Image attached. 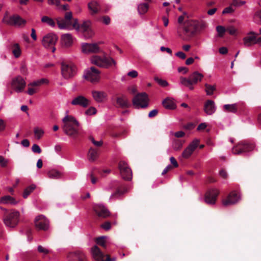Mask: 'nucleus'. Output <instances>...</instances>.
<instances>
[{"instance_id":"obj_1","label":"nucleus","mask_w":261,"mask_h":261,"mask_svg":"<svg viewBox=\"0 0 261 261\" xmlns=\"http://www.w3.org/2000/svg\"><path fill=\"white\" fill-rule=\"evenodd\" d=\"M178 28L183 31L187 38L195 37L203 31L207 26L206 23L201 19L192 17H178Z\"/></svg>"},{"instance_id":"obj_2","label":"nucleus","mask_w":261,"mask_h":261,"mask_svg":"<svg viewBox=\"0 0 261 261\" xmlns=\"http://www.w3.org/2000/svg\"><path fill=\"white\" fill-rule=\"evenodd\" d=\"M56 21L60 29H80L86 38H90L94 35L90 21H84L80 25L74 17H57Z\"/></svg>"},{"instance_id":"obj_3","label":"nucleus","mask_w":261,"mask_h":261,"mask_svg":"<svg viewBox=\"0 0 261 261\" xmlns=\"http://www.w3.org/2000/svg\"><path fill=\"white\" fill-rule=\"evenodd\" d=\"M62 126L64 133L68 136L75 139L80 134V124L74 117L71 115L66 116L63 119Z\"/></svg>"},{"instance_id":"obj_4","label":"nucleus","mask_w":261,"mask_h":261,"mask_svg":"<svg viewBox=\"0 0 261 261\" xmlns=\"http://www.w3.org/2000/svg\"><path fill=\"white\" fill-rule=\"evenodd\" d=\"M1 209L5 211L3 218V221L5 225L10 228L15 227L19 221V212L14 210L8 211L2 207H1Z\"/></svg>"},{"instance_id":"obj_5","label":"nucleus","mask_w":261,"mask_h":261,"mask_svg":"<svg viewBox=\"0 0 261 261\" xmlns=\"http://www.w3.org/2000/svg\"><path fill=\"white\" fill-rule=\"evenodd\" d=\"M255 148L254 143L247 141H242L232 148V152L234 154L241 155L251 152Z\"/></svg>"},{"instance_id":"obj_6","label":"nucleus","mask_w":261,"mask_h":261,"mask_svg":"<svg viewBox=\"0 0 261 261\" xmlns=\"http://www.w3.org/2000/svg\"><path fill=\"white\" fill-rule=\"evenodd\" d=\"M203 77V75L202 74L198 71H194L190 75L189 79L180 77V81L182 85L192 90L194 89L193 85H195L198 82H200Z\"/></svg>"},{"instance_id":"obj_7","label":"nucleus","mask_w":261,"mask_h":261,"mask_svg":"<svg viewBox=\"0 0 261 261\" xmlns=\"http://www.w3.org/2000/svg\"><path fill=\"white\" fill-rule=\"evenodd\" d=\"M58 37L56 34L53 33H49L45 35L42 39V45L47 49H50L53 53L56 50L55 45H56Z\"/></svg>"},{"instance_id":"obj_8","label":"nucleus","mask_w":261,"mask_h":261,"mask_svg":"<svg viewBox=\"0 0 261 261\" xmlns=\"http://www.w3.org/2000/svg\"><path fill=\"white\" fill-rule=\"evenodd\" d=\"M148 97L145 92L137 94L133 98L132 102L136 108H145L148 106Z\"/></svg>"},{"instance_id":"obj_9","label":"nucleus","mask_w":261,"mask_h":261,"mask_svg":"<svg viewBox=\"0 0 261 261\" xmlns=\"http://www.w3.org/2000/svg\"><path fill=\"white\" fill-rule=\"evenodd\" d=\"M91 62L98 66L105 68H108L116 64V61L111 57L101 58L98 56H95L91 59Z\"/></svg>"},{"instance_id":"obj_10","label":"nucleus","mask_w":261,"mask_h":261,"mask_svg":"<svg viewBox=\"0 0 261 261\" xmlns=\"http://www.w3.org/2000/svg\"><path fill=\"white\" fill-rule=\"evenodd\" d=\"M118 169L123 179L125 180H130L132 179V170L125 162L120 161L118 163Z\"/></svg>"},{"instance_id":"obj_11","label":"nucleus","mask_w":261,"mask_h":261,"mask_svg":"<svg viewBox=\"0 0 261 261\" xmlns=\"http://www.w3.org/2000/svg\"><path fill=\"white\" fill-rule=\"evenodd\" d=\"M61 71L64 78L68 79L73 77L75 74L76 67L71 64H67L63 62L61 63Z\"/></svg>"},{"instance_id":"obj_12","label":"nucleus","mask_w":261,"mask_h":261,"mask_svg":"<svg viewBox=\"0 0 261 261\" xmlns=\"http://www.w3.org/2000/svg\"><path fill=\"white\" fill-rule=\"evenodd\" d=\"M91 252L93 258L96 260L101 261H116V258H111L110 255L104 254L97 246H94L91 248Z\"/></svg>"},{"instance_id":"obj_13","label":"nucleus","mask_w":261,"mask_h":261,"mask_svg":"<svg viewBox=\"0 0 261 261\" xmlns=\"http://www.w3.org/2000/svg\"><path fill=\"white\" fill-rule=\"evenodd\" d=\"M100 72L94 67H91L90 69L85 71L84 75V78L92 83L97 82L99 79Z\"/></svg>"},{"instance_id":"obj_14","label":"nucleus","mask_w":261,"mask_h":261,"mask_svg":"<svg viewBox=\"0 0 261 261\" xmlns=\"http://www.w3.org/2000/svg\"><path fill=\"white\" fill-rule=\"evenodd\" d=\"M219 194V191L216 188L208 189L205 194V202L208 204H215L217 197Z\"/></svg>"},{"instance_id":"obj_15","label":"nucleus","mask_w":261,"mask_h":261,"mask_svg":"<svg viewBox=\"0 0 261 261\" xmlns=\"http://www.w3.org/2000/svg\"><path fill=\"white\" fill-rule=\"evenodd\" d=\"M93 210L95 215L98 218H106L110 215L108 209L101 204H94L93 206Z\"/></svg>"},{"instance_id":"obj_16","label":"nucleus","mask_w":261,"mask_h":261,"mask_svg":"<svg viewBox=\"0 0 261 261\" xmlns=\"http://www.w3.org/2000/svg\"><path fill=\"white\" fill-rule=\"evenodd\" d=\"M115 106L121 109H126L130 107L131 104L127 97L124 94L117 96L115 97Z\"/></svg>"},{"instance_id":"obj_17","label":"nucleus","mask_w":261,"mask_h":261,"mask_svg":"<svg viewBox=\"0 0 261 261\" xmlns=\"http://www.w3.org/2000/svg\"><path fill=\"white\" fill-rule=\"evenodd\" d=\"M2 21L14 27H22L26 23V21L22 17H3Z\"/></svg>"},{"instance_id":"obj_18","label":"nucleus","mask_w":261,"mask_h":261,"mask_svg":"<svg viewBox=\"0 0 261 261\" xmlns=\"http://www.w3.org/2000/svg\"><path fill=\"white\" fill-rule=\"evenodd\" d=\"M35 226L38 230L45 231L48 228V221L44 216L40 215L35 218Z\"/></svg>"},{"instance_id":"obj_19","label":"nucleus","mask_w":261,"mask_h":261,"mask_svg":"<svg viewBox=\"0 0 261 261\" xmlns=\"http://www.w3.org/2000/svg\"><path fill=\"white\" fill-rule=\"evenodd\" d=\"M67 257L68 261H86V256L84 253L81 251L70 252Z\"/></svg>"},{"instance_id":"obj_20","label":"nucleus","mask_w":261,"mask_h":261,"mask_svg":"<svg viewBox=\"0 0 261 261\" xmlns=\"http://www.w3.org/2000/svg\"><path fill=\"white\" fill-rule=\"evenodd\" d=\"M240 199V196L235 191L230 192L226 199L223 200V204L225 206L236 203Z\"/></svg>"},{"instance_id":"obj_21","label":"nucleus","mask_w":261,"mask_h":261,"mask_svg":"<svg viewBox=\"0 0 261 261\" xmlns=\"http://www.w3.org/2000/svg\"><path fill=\"white\" fill-rule=\"evenodd\" d=\"M199 144V140L195 139L193 140L188 146L184 150L182 156L183 158L187 159L191 156L195 149L197 148Z\"/></svg>"},{"instance_id":"obj_22","label":"nucleus","mask_w":261,"mask_h":261,"mask_svg":"<svg viewBox=\"0 0 261 261\" xmlns=\"http://www.w3.org/2000/svg\"><path fill=\"white\" fill-rule=\"evenodd\" d=\"M12 85L16 92H20L24 89L25 82L22 77L18 76L13 80Z\"/></svg>"},{"instance_id":"obj_23","label":"nucleus","mask_w":261,"mask_h":261,"mask_svg":"<svg viewBox=\"0 0 261 261\" xmlns=\"http://www.w3.org/2000/svg\"><path fill=\"white\" fill-rule=\"evenodd\" d=\"M74 106H80L83 108H86L90 105V101L82 95H79L73 99L71 102Z\"/></svg>"},{"instance_id":"obj_24","label":"nucleus","mask_w":261,"mask_h":261,"mask_svg":"<svg viewBox=\"0 0 261 261\" xmlns=\"http://www.w3.org/2000/svg\"><path fill=\"white\" fill-rule=\"evenodd\" d=\"M82 48L84 53H96L99 50V47L96 43H83Z\"/></svg>"},{"instance_id":"obj_25","label":"nucleus","mask_w":261,"mask_h":261,"mask_svg":"<svg viewBox=\"0 0 261 261\" xmlns=\"http://www.w3.org/2000/svg\"><path fill=\"white\" fill-rule=\"evenodd\" d=\"M203 110L207 115H212L216 111L215 102L212 100H207L204 105Z\"/></svg>"},{"instance_id":"obj_26","label":"nucleus","mask_w":261,"mask_h":261,"mask_svg":"<svg viewBox=\"0 0 261 261\" xmlns=\"http://www.w3.org/2000/svg\"><path fill=\"white\" fill-rule=\"evenodd\" d=\"M256 34L253 32H250L248 33V36L243 38L244 44L246 47L250 46L256 43Z\"/></svg>"},{"instance_id":"obj_27","label":"nucleus","mask_w":261,"mask_h":261,"mask_svg":"<svg viewBox=\"0 0 261 261\" xmlns=\"http://www.w3.org/2000/svg\"><path fill=\"white\" fill-rule=\"evenodd\" d=\"M73 43V39L71 35L69 34H65L61 36V43L65 47L70 46Z\"/></svg>"},{"instance_id":"obj_28","label":"nucleus","mask_w":261,"mask_h":261,"mask_svg":"<svg viewBox=\"0 0 261 261\" xmlns=\"http://www.w3.org/2000/svg\"><path fill=\"white\" fill-rule=\"evenodd\" d=\"M0 203L3 204H10L12 205H15L18 203V201L11 196L7 195L1 197Z\"/></svg>"},{"instance_id":"obj_29","label":"nucleus","mask_w":261,"mask_h":261,"mask_svg":"<svg viewBox=\"0 0 261 261\" xmlns=\"http://www.w3.org/2000/svg\"><path fill=\"white\" fill-rule=\"evenodd\" d=\"M48 177L54 179H60L62 177V173L56 169H51L47 172Z\"/></svg>"},{"instance_id":"obj_30","label":"nucleus","mask_w":261,"mask_h":261,"mask_svg":"<svg viewBox=\"0 0 261 261\" xmlns=\"http://www.w3.org/2000/svg\"><path fill=\"white\" fill-rule=\"evenodd\" d=\"M93 98L97 102H101L106 96V94L102 91H92Z\"/></svg>"},{"instance_id":"obj_31","label":"nucleus","mask_w":261,"mask_h":261,"mask_svg":"<svg viewBox=\"0 0 261 261\" xmlns=\"http://www.w3.org/2000/svg\"><path fill=\"white\" fill-rule=\"evenodd\" d=\"M163 106L167 109L173 110L176 108L174 101L169 98H165L162 102Z\"/></svg>"},{"instance_id":"obj_32","label":"nucleus","mask_w":261,"mask_h":261,"mask_svg":"<svg viewBox=\"0 0 261 261\" xmlns=\"http://www.w3.org/2000/svg\"><path fill=\"white\" fill-rule=\"evenodd\" d=\"M98 156V153L97 149H94L91 147L88 152V157L90 162L95 161Z\"/></svg>"},{"instance_id":"obj_33","label":"nucleus","mask_w":261,"mask_h":261,"mask_svg":"<svg viewBox=\"0 0 261 261\" xmlns=\"http://www.w3.org/2000/svg\"><path fill=\"white\" fill-rule=\"evenodd\" d=\"M149 10V4L147 3H140L138 6V11L140 15L145 14Z\"/></svg>"},{"instance_id":"obj_34","label":"nucleus","mask_w":261,"mask_h":261,"mask_svg":"<svg viewBox=\"0 0 261 261\" xmlns=\"http://www.w3.org/2000/svg\"><path fill=\"white\" fill-rule=\"evenodd\" d=\"M88 8L92 12V14H96L100 9L99 4L96 1H92L89 3Z\"/></svg>"},{"instance_id":"obj_35","label":"nucleus","mask_w":261,"mask_h":261,"mask_svg":"<svg viewBox=\"0 0 261 261\" xmlns=\"http://www.w3.org/2000/svg\"><path fill=\"white\" fill-rule=\"evenodd\" d=\"M11 49L15 58H18L21 54V49L18 43H14L11 46Z\"/></svg>"},{"instance_id":"obj_36","label":"nucleus","mask_w":261,"mask_h":261,"mask_svg":"<svg viewBox=\"0 0 261 261\" xmlns=\"http://www.w3.org/2000/svg\"><path fill=\"white\" fill-rule=\"evenodd\" d=\"M224 110L227 112L236 113L238 110L237 105L234 103L232 105H225L223 106Z\"/></svg>"},{"instance_id":"obj_37","label":"nucleus","mask_w":261,"mask_h":261,"mask_svg":"<svg viewBox=\"0 0 261 261\" xmlns=\"http://www.w3.org/2000/svg\"><path fill=\"white\" fill-rule=\"evenodd\" d=\"M205 87V92L207 95H212L213 94L214 91L216 89V86L211 85L208 84H205L204 85Z\"/></svg>"},{"instance_id":"obj_38","label":"nucleus","mask_w":261,"mask_h":261,"mask_svg":"<svg viewBox=\"0 0 261 261\" xmlns=\"http://www.w3.org/2000/svg\"><path fill=\"white\" fill-rule=\"evenodd\" d=\"M36 188V186L34 185H32L30 186L25 188L23 193V197L24 198H27L28 196L33 192V191Z\"/></svg>"},{"instance_id":"obj_39","label":"nucleus","mask_w":261,"mask_h":261,"mask_svg":"<svg viewBox=\"0 0 261 261\" xmlns=\"http://www.w3.org/2000/svg\"><path fill=\"white\" fill-rule=\"evenodd\" d=\"M183 144V141L178 139L175 140L172 145L174 150L176 151L179 150L182 148Z\"/></svg>"},{"instance_id":"obj_40","label":"nucleus","mask_w":261,"mask_h":261,"mask_svg":"<svg viewBox=\"0 0 261 261\" xmlns=\"http://www.w3.org/2000/svg\"><path fill=\"white\" fill-rule=\"evenodd\" d=\"M47 83H48L47 80H46L45 79H41L40 80H38L37 81H34L32 83H31L29 85V86H31L32 87H37V86H40L42 84Z\"/></svg>"},{"instance_id":"obj_41","label":"nucleus","mask_w":261,"mask_h":261,"mask_svg":"<svg viewBox=\"0 0 261 261\" xmlns=\"http://www.w3.org/2000/svg\"><path fill=\"white\" fill-rule=\"evenodd\" d=\"M97 168H93L90 174V177L91 178V181L93 184H95L96 183L97 181V178L95 176L96 174L97 173Z\"/></svg>"},{"instance_id":"obj_42","label":"nucleus","mask_w":261,"mask_h":261,"mask_svg":"<svg viewBox=\"0 0 261 261\" xmlns=\"http://www.w3.org/2000/svg\"><path fill=\"white\" fill-rule=\"evenodd\" d=\"M41 21L43 22L46 23L51 27H54L56 24V22L51 17H42Z\"/></svg>"},{"instance_id":"obj_43","label":"nucleus","mask_w":261,"mask_h":261,"mask_svg":"<svg viewBox=\"0 0 261 261\" xmlns=\"http://www.w3.org/2000/svg\"><path fill=\"white\" fill-rule=\"evenodd\" d=\"M216 30L218 33V36L222 37L226 32V28L222 25H218L216 28Z\"/></svg>"},{"instance_id":"obj_44","label":"nucleus","mask_w":261,"mask_h":261,"mask_svg":"<svg viewBox=\"0 0 261 261\" xmlns=\"http://www.w3.org/2000/svg\"><path fill=\"white\" fill-rule=\"evenodd\" d=\"M126 191H127V189H126V188H125V187L119 188L117 190L116 192L112 195V197H114L122 195L124 193H125Z\"/></svg>"},{"instance_id":"obj_45","label":"nucleus","mask_w":261,"mask_h":261,"mask_svg":"<svg viewBox=\"0 0 261 261\" xmlns=\"http://www.w3.org/2000/svg\"><path fill=\"white\" fill-rule=\"evenodd\" d=\"M154 80L156 82H157L162 87H166L168 85V83L166 81L160 79L158 76H155L154 77Z\"/></svg>"},{"instance_id":"obj_46","label":"nucleus","mask_w":261,"mask_h":261,"mask_svg":"<svg viewBox=\"0 0 261 261\" xmlns=\"http://www.w3.org/2000/svg\"><path fill=\"white\" fill-rule=\"evenodd\" d=\"M96 243L103 248L106 247V243H105V237H98L96 240Z\"/></svg>"},{"instance_id":"obj_47","label":"nucleus","mask_w":261,"mask_h":261,"mask_svg":"<svg viewBox=\"0 0 261 261\" xmlns=\"http://www.w3.org/2000/svg\"><path fill=\"white\" fill-rule=\"evenodd\" d=\"M34 134L37 139H39L43 136L44 132L42 129H39L38 127H36L34 128Z\"/></svg>"},{"instance_id":"obj_48","label":"nucleus","mask_w":261,"mask_h":261,"mask_svg":"<svg viewBox=\"0 0 261 261\" xmlns=\"http://www.w3.org/2000/svg\"><path fill=\"white\" fill-rule=\"evenodd\" d=\"M47 4L50 6H55L59 7L60 6L61 0H47Z\"/></svg>"},{"instance_id":"obj_49","label":"nucleus","mask_w":261,"mask_h":261,"mask_svg":"<svg viewBox=\"0 0 261 261\" xmlns=\"http://www.w3.org/2000/svg\"><path fill=\"white\" fill-rule=\"evenodd\" d=\"M8 161L4 158V156L0 155V166L2 168L7 167Z\"/></svg>"},{"instance_id":"obj_50","label":"nucleus","mask_w":261,"mask_h":261,"mask_svg":"<svg viewBox=\"0 0 261 261\" xmlns=\"http://www.w3.org/2000/svg\"><path fill=\"white\" fill-rule=\"evenodd\" d=\"M226 32H228L231 35H235L237 33V29L232 26H229L226 28Z\"/></svg>"},{"instance_id":"obj_51","label":"nucleus","mask_w":261,"mask_h":261,"mask_svg":"<svg viewBox=\"0 0 261 261\" xmlns=\"http://www.w3.org/2000/svg\"><path fill=\"white\" fill-rule=\"evenodd\" d=\"M32 151L34 153H40L42 151L41 149L37 144H34L32 147Z\"/></svg>"},{"instance_id":"obj_52","label":"nucleus","mask_w":261,"mask_h":261,"mask_svg":"<svg viewBox=\"0 0 261 261\" xmlns=\"http://www.w3.org/2000/svg\"><path fill=\"white\" fill-rule=\"evenodd\" d=\"M232 6L231 5L226 8H225L223 11L222 14H231L234 10L232 9Z\"/></svg>"},{"instance_id":"obj_53","label":"nucleus","mask_w":261,"mask_h":261,"mask_svg":"<svg viewBox=\"0 0 261 261\" xmlns=\"http://www.w3.org/2000/svg\"><path fill=\"white\" fill-rule=\"evenodd\" d=\"M101 227L103 229L108 230L110 229L111 227V223L109 221L105 222L103 224L101 225Z\"/></svg>"},{"instance_id":"obj_54","label":"nucleus","mask_w":261,"mask_h":261,"mask_svg":"<svg viewBox=\"0 0 261 261\" xmlns=\"http://www.w3.org/2000/svg\"><path fill=\"white\" fill-rule=\"evenodd\" d=\"M245 4V2L241 1L240 0H233L231 3L232 6H240Z\"/></svg>"},{"instance_id":"obj_55","label":"nucleus","mask_w":261,"mask_h":261,"mask_svg":"<svg viewBox=\"0 0 261 261\" xmlns=\"http://www.w3.org/2000/svg\"><path fill=\"white\" fill-rule=\"evenodd\" d=\"M96 113V109L95 108H94V107H92L89 108L86 111V114L87 115H89L95 114Z\"/></svg>"},{"instance_id":"obj_56","label":"nucleus","mask_w":261,"mask_h":261,"mask_svg":"<svg viewBox=\"0 0 261 261\" xmlns=\"http://www.w3.org/2000/svg\"><path fill=\"white\" fill-rule=\"evenodd\" d=\"M97 174H99L101 176H104L105 174H109L111 172V170L110 169H106V170H100L98 169H97Z\"/></svg>"},{"instance_id":"obj_57","label":"nucleus","mask_w":261,"mask_h":261,"mask_svg":"<svg viewBox=\"0 0 261 261\" xmlns=\"http://www.w3.org/2000/svg\"><path fill=\"white\" fill-rule=\"evenodd\" d=\"M100 21L106 25H108L111 22V19L110 17H101Z\"/></svg>"},{"instance_id":"obj_58","label":"nucleus","mask_w":261,"mask_h":261,"mask_svg":"<svg viewBox=\"0 0 261 261\" xmlns=\"http://www.w3.org/2000/svg\"><path fill=\"white\" fill-rule=\"evenodd\" d=\"M127 75L132 78H135L138 76V73L136 70H132L127 73Z\"/></svg>"},{"instance_id":"obj_59","label":"nucleus","mask_w":261,"mask_h":261,"mask_svg":"<svg viewBox=\"0 0 261 261\" xmlns=\"http://www.w3.org/2000/svg\"><path fill=\"white\" fill-rule=\"evenodd\" d=\"M195 125L192 122L187 123L184 126V128L187 130L193 129L195 127Z\"/></svg>"},{"instance_id":"obj_60","label":"nucleus","mask_w":261,"mask_h":261,"mask_svg":"<svg viewBox=\"0 0 261 261\" xmlns=\"http://www.w3.org/2000/svg\"><path fill=\"white\" fill-rule=\"evenodd\" d=\"M38 251L39 252L43 253L44 254H48L49 253V251L47 249L43 248L41 245L38 246Z\"/></svg>"},{"instance_id":"obj_61","label":"nucleus","mask_w":261,"mask_h":261,"mask_svg":"<svg viewBox=\"0 0 261 261\" xmlns=\"http://www.w3.org/2000/svg\"><path fill=\"white\" fill-rule=\"evenodd\" d=\"M90 140L92 141L93 144L96 146H100L102 144V142L101 141H96L93 137H91L90 138Z\"/></svg>"},{"instance_id":"obj_62","label":"nucleus","mask_w":261,"mask_h":261,"mask_svg":"<svg viewBox=\"0 0 261 261\" xmlns=\"http://www.w3.org/2000/svg\"><path fill=\"white\" fill-rule=\"evenodd\" d=\"M170 161L171 163L172 164L173 167H177L178 166V163L177 162L176 159L174 157H171L170 158Z\"/></svg>"},{"instance_id":"obj_63","label":"nucleus","mask_w":261,"mask_h":261,"mask_svg":"<svg viewBox=\"0 0 261 261\" xmlns=\"http://www.w3.org/2000/svg\"><path fill=\"white\" fill-rule=\"evenodd\" d=\"M37 88H29L28 90V93L30 95H32L37 92Z\"/></svg>"},{"instance_id":"obj_64","label":"nucleus","mask_w":261,"mask_h":261,"mask_svg":"<svg viewBox=\"0 0 261 261\" xmlns=\"http://www.w3.org/2000/svg\"><path fill=\"white\" fill-rule=\"evenodd\" d=\"M158 113V111L156 109L150 111L148 114V117L150 118L155 116Z\"/></svg>"}]
</instances>
